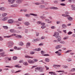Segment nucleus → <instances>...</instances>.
<instances>
[{"mask_svg": "<svg viewBox=\"0 0 75 75\" xmlns=\"http://www.w3.org/2000/svg\"><path fill=\"white\" fill-rule=\"evenodd\" d=\"M11 36H4V38H9L10 37H11Z\"/></svg>", "mask_w": 75, "mask_h": 75, "instance_id": "49530a36", "label": "nucleus"}, {"mask_svg": "<svg viewBox=\"0 0 75 75\" xmlns=\"http://www.w3.org/2000/svg\"><path fill=\"white\" fill-rule=\"evenodd\" d=\"M41 50V48H38L35 49V51H40Z\"/></svg>", "mask_w": 75, "mask_h": 75, "instance_id": "a19ab883", "label": "nucleus"}, {"mask_svg": "<svg viewBox=\"0 0 75 75\" xmlns=\"http://www.w3.org/2000/svg\"><path fill=\"white\" fill-rule=\"evenodd\" d=\"M15 0H8V2L9 4H13L15 2Z\"/></svg>", "mask_w": 75, "mask_h": 75, "instance_id": "39448f33", "label": "nucleus"}, {"mask_svg": "<svg viewBox=\"0 0 75 75\" xmlns=\"http://www.w3.org/2000/svg\"><path fill=\"white\" fill-rule=\"evenodd\" d=\"M40 39H41V40H43L44 39H45V37L44 36H42L41 37V38H40Z\"/></svg>", "mask_w": 75, "mask_h": 75, "instance_id": "bf43d9fd", "label": "nucleus"}, {"mask_svg": "<svg viewBox=\"0 0 75 75\" xmlns=\"http://www.w3.org/2000/svg\"><path fill=\"white\" fill-rule=\"evenodd\" d=\"M3 28L5 29H8L7 26H3Z\"/></svg>", "mask_w": 75, "mask_h": 75, "instance_id": "3c124183", "label": "nucleus"}, {"mask_svg": "<svg viewBox=\"0 0 75 75\" xmlns=\"http://www.w3.org/2000/svg\"><path fill=\"white\" fill-rule=\"evenodd\" d=\"M29 15H30L31 16H38L37 14L32 13H30V14H29Z\"/></svg>", "mask_w": 75, "mask_h": 75, "instance_id": "cd10ccee", "label": "nucleus"}, {"mask_svg": "<svg viewBox=\"0 0 75 75\" xmlns=\"http://www.w3.org/2000/svg\"><path fill=\"white\" fill-rule=\"evenodd\" d=\"M54 3L55 4H57L58 3V1L56 0L54 1Z\"/></svg>", "mask_w": 75, "mask_h": 75, "instance_id": "052dcab7", "label": "nucleus"}, {"mask_svg": "<svg viewBox=\"0 0 75 75\" xmlns=\"http://www.w3.org/2000/svg\"><path fill=\"white\" fill-rule=\"evenodd\" d=\"M53 36L55 37L58 40V42H59L60 43L62 44H65V41H61V38L60 37L59 35V33L58 32H55L54 35H53Z\"/></svg>", "mask_w": 75, "mask_h": 75, "instance_id": "f257e3e1", "label": "nucleus"}, {"mask_svg": "<svg viewBox=\"0 0 75 75\" xmlns=\"http://www.w3.org/2000/svg\"><path fill=\"white\" fill-rule=\"evenodd\" d=\"M61 65H55V64H54L53 66V67L54 68H56L57 67H61Z\"/></svg>", "mask_w": 75, "mask_h": 75, "instance_id": "2eb2a0df", "label": "nucleus"}, {"mask_svg": "<svg viewBox=\"0 0 75 75\" xmlns=\"http://www.w3.org/2000/svg\"><path fill=\"white\" fill-rule=\"evenodd\" d=\"M45 21L47 22V23H52V21H50V20L49 19H45Z\"/></svg>", "mask_w": 75, "mask_h": 75, "instance_id": "4468645a", "label": "nucleus"}, {"mask_svg": "<svg viewBox=\"0 0 75 75\" xmlns=\"http://www.w3.org/2000/svg\"><path fill=\"white\" fill-rule=\"evenodd\" d=\"M23 64L25 66H27L28 65V64L26 62H24L23 63Z\"/></svg>", "mask_w": 75, "mask_h": 75, "instance_id": "c756f323", "label": "nucleus"}, {"mask_svg": "<svg viewBox=\"0 0 75 75\" xmlns=\"http://www.w3.org/2000/svg\"><path fill=\"white\" fill-rule=\"evenodd\" d=\"M40 18H41L43 20L46 18V17L45 16H40Z\"/></svg>", "mask_w": 75, "mask_h": 75, "instance_id": "c9c22d12", "label": "nucleus"}, {"mask_svg": "<svg viewBox=\"0 0 75 75\" xmlns=\"http://www.w3.org/2000/svg\"><path fill=\"white\" fill-rule=\"evenodd\" d=\"M56 72L64 73V74H67V72H65V71L64 70H59V71H56Z\"/></svg>", "mask_w": 75, "mask_h": 75, "instance_id": "ddd939ff", "label": "nucleus"}, {"mask_svg": "<svg viewBox=\"0 0 75 75\" xmlns=\"http://www.w3.org/2000/svg\"><path fill=\"white\" fill-rule=\"evenodd\" d=\"M14 67L16 68H20L21 67V66H19L18 65H16L14 66Z\"/></svg>", "mask_w": 75, "mask_h": 75, "instance_id": "37998d69", "label": "nucleus"}, {"mask_svg": "<svg viewBox=\"0 0 75 75\" xmlns=\"http://www.w3.org/2000/svg\"><path fill=\"white\" fill-rule=\"evenodd\" d=\"M41 4H43L44 3H45V2H44V0H41Z\"/></svg>", "mask_w": 75, "mask_h": 75, "instance_id": "864d4df0", "label": "nucleus"}, {"mask_svg": "<svg viewBox=\"0 0 75 75\" xmlns=\"http://www.w3.org/2000/svg\"><path fill=\"white\" fill-rule=\"evenodd\" d=\"M62 27L63 28L65 29L67 28V26L65 24H63L62 25Z\"/></svg>", "mask_w": 75, "mask_h": 75, "instance_id": "c85d7f7f", "label": "nucleus"}, {"mask_svg": "<svg viewBox=\"0 0 75 75\" xmlns=\"http://www.w3.org/2000/svg\"><path fill=\"white\" fill-rule=\"evenodd\" d=\"M25 58H31V59H33V57L32 56H29L28 55H25Z\"/></svg>", "mask_w": 75, "mask_h": 75, "instance_id": "f3484780", "label": "nucleus"}, {"mask_svg": "<svg viewBox=\"0 0 75 75\" xmlns=\"http://www.w3.org/2000/svg\"><path fill=\"white\" fill-rule=\"evenodd\" d=\"M37 41H38L37 40H35V39H34L33 40V42H37Z\"/></svg>", "mask_w": 75, "mask_h": 75, "instance_id": "5fc2aeb1", "label": "nucleus"}, {"mask_svg": "<svg viewBox=\"0 0 75 75\" xmlns=\"http://www.w3.org/2000/svg\"><path fill=\"white\" fill-rule=\"evenodd\" d=\"M49 74H55V72L51 71L49 72Z\"/></svg>", "mask_w": 75, "mask_h": 75, "instance_id": "8fccbe9b", "label": "nucleus"}, {"mask_svg": "<svg viewBox=\"0 0 75 75\" xmlns=\"http://www.w3.org/2000/svg\"><path fill=\"white\" fill-rule=\"evenodd\" d=\"M41 40V39H40V38H37V39H35V40H37V41H40V40Z\"/></svg>", "mask_w": 75, "mask_h": 75, "instance_id": "09e8293b", "label": "nucleus"}, {"mask_svg": "<svg viewBox=\"0 0 75 75\" xmlns=\"http://www.w3.org/2000/svg\"><path fill=\"white\" fill-rule=\"evenodd\" d=\"M13 60H17V57L16 56H13Z\"/></svg>", "mask_w": 75, "mask_h": 75, "instance_id": "79ce46f5", "label": "nucleus"}, {"mask_svg": "<svg viewBox=\"0 0 75 75\" xmlns=\"http://www.w3.org/2000/svg\"><path fill=\"white\" fill-rule=\"evenodd\" d=\"M16 37L19 38H21V36L20 35H17L16 36H15Z\"/></svg>", "mask_w": 75, "mask_h": 75, "instance_id": "a18cd8bd", "label": "nucleus"}, {"mask_svg": "<svg viewBox=\"0 0 75 75\" xmlns=\"http://www.w3.org/2000/svg\"><path fill=\"white\" fill-rule=\"evenodd\" d=\"M72 51V50H67V51L65 52V54H67V53H70Z\"/></svg>", "mask_w": 75, "mask_h": 75, "instance_id": "b1692460", "label": "nucleus"}, {"mask_svg": "<svg viewBox=\"0 0 75 75\" xmlns=\"http://www.w3.org/2000/svg\"><path fill=\"white\" fill-rule=\"evenodd\" d=\"M14 21L13 19H9L8 20V23L9 24H12L13 23Z\"/></svg>", "mask_w": 75, "mask_h": 75, "instance_id": "1a4fd4ad", "label": "nucleus"}, {"mask_svg": "<svg viewBox=\"0 0 75 75\" xmlns=\"http://www.w3.org/2000/svg\"><path fill=\"white\" fill-rule=\"evenodd\" d=\"M21 71V70H19L18 71H16L15 72V71L14 70H11V73H13L15 72V73H19Z\"/></svg>", "mask_w": 75, "mask_h": 75, "instance_id": "a211bd4d", "label": "nucleus"}, {"mask_svg": "<svg viewBox=\"0 0 75 75\" xmlns=\"http://www.w3.org/2000/svg\"><path fill=\"white\" fill-rule=\"evenodd\" d=\"M62 67L64 69L67 68H68V67L67 66L65 65H63Z\"/></svg>", "mask_w": 75, "mask_h": 75, "instance_id": "ea45409f", "label": "nucleus"}, {"mask_svg": "<svg viewBox=\"0 0 75 75\" xmlns=\"http://www.w3.org/2000/svg\"><path fill=\"white\" fill-rule=\"evenodd\" d=\"M62 47V45H59L57 46H56L55 47V49L56 50H58L59 49H61Z\"/></svg>", "mask_w": 75, "mask_h": 75, "instance_id": "423d86ee", "label": "nucleus"}, {"mask_svg": "<svg viewBox=\"0 0 75 75\" xmlns=\"http://www.w3.org/2000/svg\"><path fill=\"white\" fill-rule=\"evenodd\" d=\"M67 61L68 62H71L72 61L71 58H68L67 59Z\"/></svg>", "mask_w": 75, "mask_h": 75, "instance_id": "7c9ffc66", "label": "nucleus"}, {"mask_svg": "<svg viewBox=\"0 0 75 75\" xmlns=\"http://www.w3.org/2000/svg\"><path fill=\"white\" fill-rule=\"evenodd\" d=\"M6 15H7V13H3L2 14V16L3 17H5L6 16Z\"/></svg>", "mask_w": 75, "mask_h": 75, "instance_id": "473e14b6", "label": "nucleus"}, {"mask_svg": "<svg viewBox=\"0 0 75 75\" xmlns=\"http://www.w3.org/2000/svg\"><path fill=\"white\" fill-rule=\"evenodd\" d=\"M33 60V61H35V62H36L38 61V59H34Z\"/></svg>", "mask_w": 75, "mask_h": 75, "instance_id": "680f3d73", "label": "nucleus"}, {"mask_svg": "<svg viewBox=\"0 0 75 75\" xmlns=\"http://www.w3.org/2000/svg\"><path fill=\"white\" fill-rule=\"evenodd\" d=\"M45 61L46 62H50V59L48 58H46L45 59Z\"/></svg>", "mask_w": 75, "mask_h": 75, "instance_id": "2f4dec72", "label": "nucleus"}, {"mask_svg": "<svg viewBox=\"0 0 75 75\" xmlns=\"http://www.w3.org/2000/svg\"><path fill=\"white\" fill-rule=\"evenodd\" d=\"M71 10L73 11H75V5H71Z\"/></svg>", "mask_w": 75, "mask_h": 75, "instance_id": "aec40b11", "label": "nucleus"}, {"mask_svg": "<svg viewBox=\"0 0 75 75\" xmlns=\"http://www.w3.org/2000/svg\"><path fill=\"white\" fill-rule=\"evenodd\" d=\"M23 12H27V9H23Z\"/></svg>", "mask_w": 75, "mask_h": 75, "instance_id": "774afa93", "label": "nucleus"}, {"mask_svg": "<svg viewBox=\"0 0 75 75\" xmlns=\"http://www.w3.org/2000/svg\"><path fill=\"white\" fill-rule=\"evenodd\" d=\"M22 49L21 47H19V48H17L16 49H15V50H20Z\"/></svg>", "mask_w": 75, "mask_h": 75, "instance_id": "6e6d98bb", "label": "nucleus"}, {"mask_svg": "<svg viewBox=\"0 0 75 75\" xmlns=\"http://www.w3.org/2000/svg\"><path fill=\"white\" fill-rule=\"evenodd\" d=\"M4 40V39L2 38V37L0 36V41H2Z\"/></svg>", "mask_w": 75, "mask_h": 75, "instance_id": "4d7b16f0", "label": "nucleus"}, {"mask_svg": "<svg viewBox=\"0 0 75 75\" xmlns=\"http://www.w3.org/2000/svg\"><path fill=\"white\" fill-rule=\"evenodd\" d=\"M0 10L1 11H5L6 8L4 7H0Z\"/></svg>", "mask_w": 75, "mask_h": 75, "instance_id": "4be33fe9", "label": "nucleus"}, {"mask_svg": "<svg viewBox=\"0 0 75 75\" xmlns=\"http://www.w3.org/2000/svg\"><path fill=\"white\" fill-rule=\"evenodd\" d=\"M74 0H68V2H69V3H71L72 1L74 2Z\"/></svg>", "mask_w": 75, "mask_h": 75, "instance_id": "603ef678", "label": "nucleus"}, {"mask_svg": "<svg viewBox=\"0 0 75 75\" xmlns=\"http://www.w3.org/2000/svg\"><path fill=\"white\" fill-rule=\"evenodd\" d=\"M24 25L26 26H28L30 25V23L28 22H26L24 23Z\"/></svg>", "mask_w": 75, "mask_h": 75, "instance_id": "bb28decb", "label": "nucleus"}, {"mask_svg": "<svg viewBox=\"0 0 75 75\" xmlns=\"http://www.w3.org/2000/svg\"><path fill=\"white\" fill-rule=\"evenodd\" d=\"M75 71V68H73L70 70V72H73Z\"/></svg>", "mask_w": 75, "mask_h": 75, "instance_id": "e433bc0d", "label": "nucleus"}, {"mask_svg": "<svg viewBox=\"0 0 75 75\" xmlns=\"http://www.w3.org/2000/svg\"><path fill=\"white\" fill-rule=\"evenodd\" d=\"M16 35V34L15 33H13V34H12L11 35L8 36H16L17 35Z\"/></svg>", "mask_w": 75, "mask_h": 75, "instance_id": "58836bf2", "label": "nucleus"}, {"mask_svg": "<svg viewBox=\"0 0 75 75\" xmlns=\"http://www.w3.org/2000/svg\"><path fill=\"white\" fill-rule=\"evenodd\" d=\"M5 56H6V55H5V52H4L0 53V57H5Z\"/></svg>", "mask_w": 75, "mask_h": 75, "instance_id": "9d476101", "label": "nucleus"}, {"mask_svg": "<svg viewBox=\"0 0 75 75\" xmlns=\"http://www.w3.org/2000/svg\"><path fill=\"white\" fill-rule=\"evenodd\" d=\"M55 54H57V55H58V56H60L61 55V53L60 52H58V51L55 52Z\"/></svg>", "mask_w": 75, "mask_h": 75, "instance_id": "412c9836", "label": "nucleus"}, {"mask_svg": "<svg viewBox=\"0 0 75 75\" xmlns=\"http://www.w3.org/2000/svg\"><path fill=\"white\" fill-rule=\"evenodd\" d=\"M10 32H11V33H17V31H16L15 29H11L10 30Z\"/></svg>", "mask_w": 75, "mask_h": 75, "instance_id": "9b49d317", "label": "nucleus"}, {"mask_svg": "<svg viewBox=\"0 0 75 75\" xmlns=\"http://www.w3.org/2000/svg\"><path fill=\"white\" fill-rule=\"evenodd\" d=\"M50 9H54V10H58L59 9V8H58L57 7H50Z\"/></svg>", "mask_w": 75, "mask_h": 75, "instance_id": "f8f14e48", "label": "nucleus"}, {"mask_svg": "<svg viewBox=\"0 0 75 75\" xmlns=\"http://www.w3.org/2000/svg\"><path fill=\"white\" fill-rule=\"evenodd\" d=\"M17 4H13L11 5V7H17Z\"/></svg>", "mask_w": 75, "mask_h": 75, "instance_id": "393cba45", "label": "nucleus"}, {"mask_svg": "<svg viewBox=\"0 0 75 75\" xmlns=\"http://www.w3.org/2000/svg\"><path fill=\"white\" fill-rule=\"evenodd\" d=\"M39 8L41 9L45 8V6L44 5H40L39 6Z\"/></svg>", "mask_w": 75, "mask_h": 75, "instance_id": "dca6fc26", "label": "nucleus"}, {"mask_svg": "<svg viewBox=\"0 0 75 75\" xmlns=\"http://www.w3.org/2000/svg\"><path fill=\"white\" fill-rule=\"evenodd\" d=\"M25 16L27 18H30V15L28 14H26L25 15Z\"/></svg>", "mask_w": 75, "mask_h": 75, "instance_id": "f704fd0d", "label": "nucleus"}, {"mask_svg": "<svg viewBox=\"0 0 75 75\" xmlns=\"http://www.w3.org/2000/svg\"><path fill=\"white\" fill-rule=\"evenodd\" d=\"M44 53H45V52H44L43 51H41V54H42V56L45 57L50 56V54H44Z\"/></svg>", "mask_w": 75, "mask_h": 75, "instance_id": "20e7f679", "label": "nucleus"}, {"mask_svg": "<svg viewBox=\"0 0 75 75\" xmlns=\"http://www.w3.org/2000/svg\"><path fill=\"white\" fill-rule=\"evenodd\" d=\"M8 44L9 45H14V43L12 41H9L8 42Z\"/></svg>", "mask_w": 75, "mask_h": 75, "instance_id": "6ab92c4d", "label": "nucleus"}, {"mask_svg": "<svg viewBox=\"0 0 75 75\" xmlns=\"http://www.w3.org/2000/svg\"><path fill=\"white\" fill-rule=\"evenodd\" d=\"M44 4H45V5H48L49 3H48V2H45V3H44Z\"/></svg>", "mask_w": 75, "mask_h": 75, "instance_id": "e2e57ef3", "label": "nucleus"}, {"mask_svg": "<svg viewBox=\"0 0 75 75\" xmlns=\"http://www.w3.org/2000/svg\"><path fill=\"white\" fill-rule=\"evenodd\" d=\"M28 63H29V64H33L36 62H35V61H33V60H32L28 59Z\"/></svg>", "mask_w": 75, "mask_h": 75, "instance_id": "0eeeda50", "label": "nucleus"}, {"mask_svg": "<svg viewBox=\"0 0 75 75\" xmlns=\"http://www.w3.org/2000/svg\"><path fill=\"white\" fill-rule=\"evenodd\" d=\"M35 70H39V72H43V68H42L41 67H38L35 68Z\"/></svg>", "mask_w": 75, "mask_h": 75, "instance_id": "7ed1b4c3", "label": "nucleus"}, {"mask_svg": "<svg viewBox=\"0 0 75 75\" xmlns=\"http://www.w3.org/2000/svg\"><path fill=\"white\" fill-rule=\"evenodd\" d=\"M62 16L64 17H67V20L69 21H71L72 20H73V18H71V17L69 15H65V14H62Z\"/></svg>", "mask_w": 75, "mask_h": 75, "instance_id": "f03ea898", "label": "nucleus"}, {"mask_svg": "<svg viewBox=\"0 0 75 75\" xmlns=\"http://www.w3.org/2000/svg\"><path fill=\"white\" fill-rule=\"evenodd\" d=\"M23 0H17L16 1V3L18 4H21L22 2L23 1Z\"/></svg>", "mask_w": 75, "mask_h": 75, "instance_id": "6e6552de", "label": "nucleus"}, {"mask_svg": "<svg viewBox=\"0 0 75 75\" xmlns=\"http://www.w3.org/2000/svg\"><path fill=\"white\" fill-rule=\"evenodd\" d=\"M19 45H20L21 46H22L23 45V43L22 42H20L19 43Z\"/></svg>", "mask_w": 75, "mask_h": 75, "instance_id": "4c0bfd02", "label": "nucleus"}, {"mask_svg": "<svg viewBox=\"0 0 75 75\" xmlns=\"http://www.w3.org/2000/svg\"><path fill=\"white\" fill-rule=\"evenodd\" d=\"M69 12L67 11L65 12V15H67V14H69Z\"/></svg>", "mask_w": 75, "mask_h": 75, "instance_id": "13d9d810", "label": "nucleus"}, {"mask_svg": "<svg viewBox=\"0 0 75 75\" xmlns=\"http://www.w3.org/2000/svg\"><path fill=\"white\" fill-rule=\"evenodd\" d=\"M23 21V19H22V18H19L18 19V21Z\"/></svg>", "mask_w": 75, "mask_h": 75, "instance_id": "c03bdc74", "label": "nucleus"}, {"mask_svg": "<svg viewBox=\"0 0 75 75\" xmlns=\"http://www.w3.org/2000/svg\"><path fill=\"white\" fill-rule=\"evenodd\" d=\"M57 41H58V40L57 39V40H53V42H57Z\"/></svg>", "mask_w": 75, "mask_h": 75, "instance_id": "338daca9", "label": "nucleus"}, {"mask_svg": "<svg viewBox=\"0 0 75 75\" xmlns=\"http://www.w3.org/2000/svg\"><path fill=\"white\" fill-rule=\"evenodd\" d=\"M30 46V43L29 42H28L26 43V48H28Z\"/></svg>", "mask_w": 75, "mask_h": 75, "instance_id": "a878e982", "label": "nucleus"}, {"mask_svg": "<svg viewBox=\"0 0 75 75\" xmlns=\"http://www.w3.org/2000/svg\"><path fill=\"white\" fill-rule=\"evenodd\" d=\"M41 29H44V28H45V26H42L41 27Z\"/></svg>", "mask_w": 75, "mask_h": 75, "instance_id": "0e129e2a", "label": "nucleus"}, {"mask_svg": "<svg viewBox=\"0 0 75 75\" xmlns=\"http://www.w3.org/2000/svg\"><path fill=\"white\" fill-rule=\"evenodd\" d=\"M40 24H41V25L43 26L45 25V23H40Z\"/></svg>", "mask_w": 75, "mask_h": 75, "instance_id": "69168bd1", "label": "nucleus"}, {"mask_svg": "<svg viewBox=\"0 0 75 75\" xmlns=\"http://www.w3.org/2000/svg\"><path fill=\"white\" fill-rule=\"evenodd\" d=\"M8 18H9L8 17H5L3 19H2V20L4 21H7L8 19Z\"/></svg>", "mask_w": 75, "mask_h": 75, "instance_id": "5701e85b", "label": "nucleus"}, {"mask_svg": "<svg viewBox=\"0 0 75 75\" xmlns=\"http://www.w3.org/2000/svg\"><path fill=\"white\" fill-rule=\"evenodd\" d=\"M41 4H41V3H40V2H37V3H35V4L37 5H41Z\"/></svg>", "mask_w": 75, "mask_h": 75, "instance_id": "72a5a7b5", "label": "nucleus"}, {"mask_svg": "<svg viewBox=\"0 0 75 75\" xmlns=\"http://www.w3.org/2000/svg\"><path fill=\"white\" fill-rule=\"evenodd\" d=\"M42 23H42L40 21H38L37 22V24L39 25L40 24H41Z\"/></svg>", "mask_w": 75, "mask_h": 75, "instance_id": "de8ad7c7", "label": "nucleus"}]
</instances>
